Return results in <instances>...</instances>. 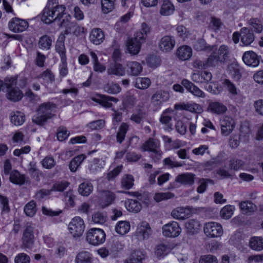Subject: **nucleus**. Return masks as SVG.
<instances>
[{
	"label": "nucleus",
	"instance_id": "obj_1",
	"mask_svg": "<svg viewBox=\"0 0 263 263\" xmlns=\"http://www.w3.org/2000/svg\"><path fill=\"white\" fill-rule=\"evenodd\" d=\"M57 105L51 102H46L40 104L36 109V114L32 118V122L42 126L47 120L55 116Z\"/></svg>",
	"mask_w": 263,
	"mask_h": 263
},
{
	"label": "nucleus",
	"instance_id": "obj_2",
	"mask_svg": "<svg viewBox=\"0 0 263 263\" xmlns=\"http://www.w3.org/2000/svg\"><path fill=\"white\" fill-rule=\"evenodd\" d=\"M71 19L70 15H66L60 22V27L65 28V34L73 35L76 36L82 35L84 33V28L75 22H71Z\"/></svg>",
	"mask_w": 263,
	"mask_h": 263
},
{
	"label": "nucleus",
	"instance_id": "obj_3",
	"mask_svg": "<svg viewBox=\"0 0 263 263\" xmlns=\"http://www.w3.org/2000/svg\"><path fill=\"white\" fill-rule=\"evenodd\" d=\"M141 149L145 152H150L153 154V159L159 160L162 156V152L160 149V143L159 140L150 138L142 145Z\"/></svg>",
	"mask_w": 263,
	"mask_h": 263
},
{
	"label": "nucleus",
	"instance_id": "obj_4",
	"mask_svg": "<svg viewBox=\"0 0 263 263\" xmlns=\"http://www.w3.org/2000/svg\"><path fill=\"white\" fill-rule=\"evenodd\" d=\"M106 235L104 231L99 228H92L86 233V239L89 244L96 246L103 243Z\"/></svg>",
	"mask_w": 263,
	"mask_h": 263
},
{
	"label": "nucleus",
	"instance_id": "obj_5",
	"mask_svg": "<svg viewBox=\"0 0 263 263\" xmlns=\"http://www.w3.org/2000/svg\"><path fill=\"white\" fill-rule=\"evenodd\" d=\"M7 97V98L11 101L16 102L20 100L23 97L22 92L16 87V79L11 78L6 80Z\"/></svg>",
	"mask_w": 263,
	"mask_h": 263
},
{
	"label": "nucleus",
	"instance_id": "obj_6",
	"mask_svg": "<svg viewBox=\"0 0 263 263\" xmlns=\"http://www.w3.org/2000/svg\"><path fill=\"white\" fill-rule=\"evenodd\" d=\"M85 228L84 220L79 216L72 218L68 224L69 232L74 238L81 237L84 233Z\"/></svg>",
	"mask_w": 263,
	"mask_h": 263
},
{
	"label": "nucleus",
	"instance_id": "obj_7",
	"mask_svg": "<svg viewBox=\"0 0 263 263\" xmlns=\"http://www.w3.org/2000/svg\"><path fill=\"white\" fill-rule=\"evenodd\" d=\"M203 230L205 234L210 238L220 237L223 234V229L221 225L216 222L205 223Z\"/></svg>",
	"mask_w": 263,
	"mask_h": 263
},
{
	"label": "nucleus",
	"instance_id": "obj_8",
	"mask_svg": "<svg viewBox=\"0 0 263 263\" xmlns=\"http://www.w3.org/2000/svg\"><path fill=\"white\" fill-rule=\"evenodd\" d=\"M169 99L168 92L162 90H158L151 97V104L155 110H158L160 108L163 103L168 101Z\"/></svg>",
	"mask_w": 263,
	"mask_h": 263
},
{
	"label": "nucleus",
	"instance_id": "obj_9",
	"mask_svg": "<svg viewBox=\"0 0 263 263\" xmlns=\"http://www.w3.org/2000/svg\"><path fill=\"white\" fill-rule=\"evenodd\" d=\"M181 232V228L176 221H171L164 224L162 227L163 235L166 237H178Z\"/></svg>",
	"mask_w": 263,
	"mask_h": 263
},
{
	"label": "nucleus",
	"instance_id": "obj_10",
	"mask_svg": "<svg viewBox=\"0 0 263 263\" xmlns=\"http://www.w3.org/2000/svg\"><path fill=\"white\" fill-rule=\"evenodd\" d=\"M33 227L31 223H27L22 237V245L24 248H31L34 243Z\"/></svg>",
	"mask_w": 263,
	"mask_h": 263
},
{
	"label": "nucleus",
	"instance_id": "obj_11",
	"mask_svg": "<svg viewBox=\"0 0 263 263\" xmlns=\"http://www.w3.org/2000/svg\"><path fill=\"white\" fill-rule=\"evenodd\" d=\"M69 185V183L66 181L58 182L54 183L50 190H42L36 194L38 198H43L45 196L49 195L53 191L63 192Z\"/></svg>",
	"mask_w": 263,
	"mask_h": 263
},
{
	"label": "nucleus",
	"instance_id": "obj_12",
	"mask_svg": "<svg viewBox=\"0 0 263 263\" xmlns=\"http://www.w3.org/2000/svg\"><path fill=\"white\" fill-rule=\"evenodd\" d=\"M9 28L14 32H22L28 27V23L24 20L17 17L12 18L9 22Z\"/></svg>",
	"mask_w": 263,
	"mask_h": 263
},
{
	"label": "nucleus",
	"instance_id": "obj_13",
	"mask_svg": "<svg viewBox=\"0 0 263 263\" xmlns=\"http://www.w3.org/2000/svg\"><path fill=\"white\" fill-rule=\"evenodd\" d=\"M176 44L173 36L165 35L162 37L159 43V47L161 51L168 52L174 49Z\"/></svg>",
	"mask_w": 263,
	"mask_h": 263
},
{
	"label": "nucleus",
	"instance_id": "obj_14",
	"mask_svg": "<svg viewBox=\"0 0 263 263\" xmlns=\"http://www.w3.org/2000/svg\"><path fill=\"white\" fill-rule=\"evenodd\" d=\"M181 84L194 97L199 98H204L205 97V93L198 87L188 80H182Z\"/></svg>",
	"mask_w": 263,
	"mask_h": 263
},
{
	"label": "nucleus",
	"instance_id": "obj_15",
	"mask_svg": "<svg viewBox=\"0 0 263 263\" xmlns=\"http://www.w3.org/2000/svg\"><path fill=\"white\" fill-rule=\"evenodd\" d=\"M235 126L234 120L229 116H225L221 120L220 126L221 134L227 136L234 130Z\"/></svg>",
	"mask_w": 263,
	"mask_h": 263
},
{
	"label": "nucleus",
	"instance_id": "obj_16",
	"mask_svg": "<svg viewBox=\"0 0 263 263\" xmlns=\"http://www.w3.org/2000/svg\"><path fill=\"white\" fill-rule=\"evenodd\" d=\"M152 233L151 228L146 221L140 222L137 226L135 235L139 239L144 240L149 237Z\"/></svg>",
	"mask_w": 263,
	"mask_h": 263
},
{
	"label": "nucleus",
	"instance_id": "obj_17",
	"mask_svg": "<svg viewBox=\"0 0 263 263\" xmlns=\"http://www.w3.org/2000/svg\"><path fill=\"white\" fill-rule=\"evenodd\" d=\"M91 100L105 108L111 107V102L117 103L119 101L117 98L103 95H97L96 97H92Z\"/></svg>",
	"mask_w": 263,
	"mask_h": 263
},
{
	"label": "nucleus",
	"instance_id": "obj_18",
	"mask_svg": "<svg viewBox=\"0 0 263 263\" xmlns=\"http://www.w3.org/2000/svg\"><path fill=\"white\" fill-rule=\"evenodd\" d=\"M242 59L245 64L253 67H257L260 62L259 57L253 51L245 52Z\"/></svg>",
	"mask_w": 263,
	"mask_h": 263
},
{
	"label": "nucleus",
	"instance_id": "obj_19",
	"mask_svg": "<svg viewBox=\"0 0 263 263\" xmlns=\"http://www.w3.org/2000/svg\"><path fill=\"white\" fill-rule=\"evenodd\" d=\"M212 78L211 73L206 71L194 72L191 76L192 80L196 83H207L211 80Z\"/></svg>",
	"mask_w": 263,
	"mask_h": 263
},
{
	"label": "nucleus",
	"instance_id": "obj_20",
	"mask_svg": "<svg viewBox=\"0 0 263 263\" xmlns=\"http://www.w3.org/2000/svg\"><path fill=\"white\" fill-rule=\"evenodd\" d=\"M89 39L91 43L99 45L102 43L105 40V34L101 29L93 28L90 32Z\"/></svg>",
	"mask_w": 263,
	"mask_h": 263
},
{
	"label": "nucleus",
	"instance_id": "obj_21",
	"mask_svg": "<svg viewBox=\"0 0 263 263\" xmlns=\"http://www.w3.org/2000/svg\"><path fill=\"white\" fill-rule=\"evenodd\" d=\"M240 35L241 43L243 46H249L254 41L255 35L248 27L241 28Z\"/></svg>",
	"mask_w": 263,
	"mask_h": 263
},
{
	"label": "nucleus",
	"instance_id": "obj_22",
	"mask_svg": "<svg viewBox=\"0 0 263 263\" xmlns=\"http://www.w3.org/2000/svg\"><path fill=\"white\" fill-rule=\"evenodd\" d=\"M141 42L137 41L135 39H128L126 43V50L132 55L138 54L141 48Z\"/></svg>",
	"mask_w": 263,
	"mask_h": 263
},
{
	"label": "nucleus",
	"instance_id": "obj_23",
	"mask_svg": "<svg viewBox=\"0 0 263 263\" xmlns=\"http://www.w3.org/2000/svg\"><path fill=\"white\" fill-rule=\"evenodd\" d=\"M107 73L108 75L123 77L125 75L126 68L122 64L115 63L109 66L107 70Z\"/></svg>",
	"mask_w": 263,
	"mask_h": 263
},
{
	"label": "nucleus",
	"instance_id": "obj_24",
	"mask_svg": "<svg viewBox=\"0 0 263 263\" xmlns=\"http://www.w3.org/2000/svg\"><path fill=\"white\" fill-rule=\"evenodd\" d=\"M175 108L178 110H185L198 114L201 113L202 111V107L195 103L177 104L175 105Z\"/></svg>",
	"mask_w": 263,
	"mask_h": 263
},
{
	"label": "nucleus",
	"instance_id": "obj_25",
	"mask_svg": "<svg viewBox=\"0 0 263 263\" xmlns=\"http://www.w3.org/2000/svg\"><path fill=\"white\" fill-rule=\"evenodd\" d=\"M127 72L129 76L136 77L141 74L143 67L141 64L137 61H129L126 64Z\"/></svg>",
	"mask_w": 263,
	"mask_h": 263
},
{
	"label": "nucleus",
	"instance_id": "obj_26",
	"mask_svg": "<svg viewBox=\"0 0 263 263\" xmlns=\"http://www.w3.org/2000/svg\"><path fill=\"white\" fill-rule=\"evenodd\" d=\"M115 199L114 193L109 191H102L100 193V204L102 208L111 204Z\"/></svg>",
	"mask_w": 263,
	"mask_h": 263
},
{
	"label": "nucleus",
	"instance_id": "obj_27",
	"mask_svg": "<svg viewBox=\"0 0 263 263\" xmlns=\"http://www.w3.org/2000/svg\"><path fill=\"white\" fill-rule=\"evenodd\" d=\"M190 211L189 208L177 207L172 210L171 216L175 219L183 220L189 217Z\"/></svg>",
	"mask_w": 263,
	"mask_h": 263
},
{
	"label": "nucleus",
	"instance_id": "obj_28",
	"mask_svg": "<svg viewBox=\"0 0 263 263\" xmlns=\"http://www.w3.org/2000/svg\"><path fill=\"white\" fill-rule=\"evenodd\" d=\"M194 174L191 173H185L178 175L175 181L183 185H191L194 183Z\"/></svg>",
	"mask_w": 263,
	"mask_h": 263
},
{
	"label": "nucleus",
	"instance_id": "obj_29",
	"mask_svg": "<svg viewBox=\"0 0 263 263\" xmlns=\"http://www.w3.org/2000/svg\"><path fill=\"white\" fill-rule=\"evenodd\" d=\"M172 249L167 243H161L157 245L155 249V254L159 259L163 258L171 251Z\"/></svg>",
	"mask_w": 263,
	"mask_h": 263
},
{
	"label": "nucleus",
	"instance_id": "obj_30",
	"mask_svg": "<svg viewBox=\"0 0 263 263\" xmlns=\"http://www.w3.org/2000/svg\"><path fill=\"white\" fill-rule=\"evenodd\" d=\"M93 256L91 253L87 251L79 252L74 259L75 263H92Z\"/></svg>",
	"mask_w": 263,
	"mask_h": 263
},
{
	"label": "nucleus",
	"instance_id": "obj_31",
	"mask_svg": "<svg viewBox=\"0 0 263 263\" xmlns=\"http://www.w3.org/2000/svg\"><path fill=\"white\" fill-rule=\"evenodd\" d=\"M176 55L181 61L187 60L192 55V49L188 46H181L177 50Z\"/></svg>",
	"mask_w": 263,
	"mask_h": 263
},
{
	"label": "nucleus",
	"instance_id": "obj_32",
	"mask_svg": "<svg viewBox=\"0 0 263 263\" xmlns=\"http://www.w3.org/2000/svg\"><path fill=\"white\" fill-rule=\"evenodd\" d=\"M41 20L44 23L48 24L54 21L53 13L51 7V3H49L48 5L43 10Z\"/></svg>",
	"mask_w": 263,
	"mask_h": 263
},
{
	"label": "nucleus",
	"instance_id": "obj_33",
	"mask_svg": "<svg viewBox=\"0 0 263 263\" xmlns=\"http://www.w3.org/2000/svg\"><path fill=\"white\" fill-rule=\"evenodd\" d=\"M175 11V7L168 0H164L160 9V14L163 16L172 14Z\"/></svg>",
	"mask_w": 263,
	"mask_h": 263
},
{
	"label": "nucleus",
	"instance_id": "obj_34",
	"mask_svg": "<svg viewBox=\"0 0 263 263\" xmlns=\"http://www.w3.org/2000/svg\"><path fill=\"white\" fill-rule=\"evenodd\" d=\"M250 248L256 251L263 250V238L258 236L252 237L249 242Z\"/></svg>",
	"mask_w": 263,
	"mask_h": 263
},
{
	"label": "nucleus",
	"instance_id": "obj_35",
	"mask_svg": "<svg viewBox=\"0 0 263 263\" xmlns=\"http://www.w3.org/2000/svg\"><path fill=\"white\" fill-rule=\"evenodd\" d=\"M247 25L250 30H253L257 33H261L263 30V26L260 21L258 18H251L247 22Z\"/></svg>",
	"mask_w": 263,
	"mask_h": 263
},
{
	"label": "nucleus",
	"instance_id": "obj_36",
	"mask_svg": "<svg viewBox=\"0 0 263 263\" xmlns=\"http://www.w3.org/2000/svg\"><path fill=\"white\" fill-rule=\"evenodd\" d=\"M185 228L187 233L194 234L197 233L200 228V222L195 219H190L185 223Z\"/></svg>",
	"mask_w": 263,
	"mask_h": 263
},
{
	"label": "nucleus",
	"instance_id": "obj_37",
	"mask_svg": "<svg viewBox=\"0 0 263 263\" xmlns=\"http://www.w3.org/2000/svg\"><path fill=\"white\" fill-rule=\"evenodd\" d=\"M10 118L11 122L15 126L21 125L25 121V115L20 111L11 112Z\"/></svg>",
	"mask_w": 263,
	"mask_h": 263
},
{
	"label": "nucleus",
	"instance_id": "obj_38",
	"mask_svg": "<svg viewBox=\"0 0 263 263\" xmlns=\"http://www.w3.org/2000/svg\"><path fill=\"white\" fill-rule=\"evenodd\" d=\"M130 229V225L128 221H120L115 226L116 232L120 235L127 233Z\"/></svg>",
	"mask_w": 263,
	"mask_h": 263
},
{
	"label": "nucleus",
	"instance_id": "obj_39",
	"mask_svg": "<svg viewBox=\"0 0 263 263\" xmlns=\"http://www.w3.org/2000/svg\"><path fill=\"white\" fill-rule=\"evenodd\" d=\"M208 108L212 112L217 114H223L227 110V107L218 102H211L209 105Z\"/></svg>",
	"mask_w": 263,
	"mask_h": 263
},
{
	"label": "nucleus",
	"instance_id": "obj_40",
	"mask_svg": "<svg viewBox=\"0 0 263 263\" xmlns=\"http://www.w3.org/2000/svg\"><path fill=\"white\" fill-rule=\"evenodd\" d=\"M239 208L243 214H250L254 212L256 206L249 201H244L239 203Z\"/></svg>",
	"mask_w": 263,
	"mask_h": 263
},
{
	"label": "nucleus",
	"instance_id": "obj_41",
	"mask_svg": "<svg viewBox=\"0 0 263 263\" xmlns=\"http://www.w3.org/2000/svg\"><path fill=\"white\" fill-rule=\"evenodd\" d=\"M86 158V156L84 154H81L76 156L70 161L69 164V167L71 172H75L77 170L78 168L81 164L82 162Z\"/></svg>",
	"mask_w": 263,
	"mask_h": 263
},
{
	"label": "nucleus",
	"instance_id": "obj_42",
	"mask_svg": "<svg viewBox=\"0 0 263 263\" xmlns=\"http://www.w3.org/2000/svg\"><path fill=\"white\" fill-rule=\"evenodd\" d=\"M193 47L197 51L209 50L213 51L215 49V46H207L205 41L202 39H199L194 44Z\"/></svg>",
	"mask_w": 263,
	"mask_h": 263
},
{
	"label": "nucleus",
	"instance_id": "obj_43",
	"mask_svg": "<svg viewBox=\"0 0 263 263\" xmlns=\"http://www.w3.org/2000/svg\"><path fill=\"white\" fill-rule=\"evenodd\" d=\"M134 178L132 175H124L121 178V187L126 190H129L134 184Z\"/></svg>",
	"mask_w": 263,
	"mask_h": 263
},
{
	"label": "nucleus",
	"instance_id": "obj_44",
	"mask_svg": "<svg viewBox=\"0 0 263 263\" xmlns=\"http://www.w3.org/2000/svg\"><path fill=\"white\" fill-rule=\"evenodd\" d=\"M9 178L11 182L17 184H23L25 181V176L16 170H13L10 173Z\"/></svg>",
	"mask_w": 263,
	"mask_h": 263
},
{
	"label": "nucleus",
	"instance_id": "obj_45",
	"mask_svg": "<svg viewBox=\"0 0 263 263\" xmlns=\"http://www.w3.org/2000/svg\"><path fill=\"white\" fill-rule=\"evenodd\" d=\"M51 7L53 13L54 21L60 20L65 14V7L64 5L52 4Z\"/></svg>",
	"mask_w": 263,
	"mask_h": 263
},
{
	"label": "nucleus",
	"instance_id": "obj_46",
	"mask_svg": "<svg viewBox=\"0 0 263 263\" xmlns=\"http://www.w3.org/2000/svg\"><path fill=\"white\" fill-rule=\"evenodd\" d=\"M216 48L212 51V53L205 60L207 67H214L218 65L219 63H221L222 61L219 57L217 56V52L215 51Z\"/></svg>",
	"mask_w": 263,
	"mask_h": 263
},
{
	"label": "nucleus",
	"instance_id": "obj_47",
	"mask_svg": "<svg viewBox=\"0 0 263 263\" xmlns=\"http://www.w3.org/2000/svg\"><path fill=\"white\" fill-rule=\"evenodd\" d=\"M129 129V125L126 123H122L117 134V141L121 143L125 139L127 132Z\"/></svg>",
	"mask_w": 263,
	"mask_h": 263
},
{
	"label": "nucleus",
	"instance_id": "obj_48",
	"mask_svg": "<svg viewBox=\"0 0 263 263\" xmlns=\"http://www.w3.org/2000/svg\"><path fill=\"white\" fill-rule=\"evenodd\" d=\"M144 257V255L141 251H136L126 259L125 263H141Z\"/></svg>",
	"mask_w": 263,
	"mask_h": 263
},
{
	"label": "nucleus",
	"instance_id": "obj_49",
	"mask_svg": "<svg viewBox=\"0 0 263 263\" xmlns=\"http://www.w3.org/2000/svg\"><path fill=\"white\" fill-rule=\"evenodd\" d=\"M116 0H101V9L103 13L107 14L115 8Z\"/></svg>",
	"mask_w": 263,
	"mask_h": 263
},
{
	"label": "nucleus",
	"instance_id": "obj_50",
	"mask_svg": "<svg viewBox=\"0 0 263 263\" xmlns=\"http://www.w3.org/2000/svg\"><path fill=\"white\" fill-rule=\"evenodd\" d=\"M151 81L148 78H138L136 80L135 86L140 89H145L149 87Z\"/></svg>",
	"mask_w": 263,
	"mask_h": 263
},
{
	"label": "nucleus",
	"instance_id": "obj_51",
	"mask_svg": "<svg viewBox=\"0 0 263 263\" xmlns=\"http://www.w3.org/2000/svg\"><path fill=\"white\" fill-rule=\"evenodd\" d=\"M104 90L108 93L117 94L119 93L121 88L119 84L114 83H108L103 87Z\"/></svg>",
	"mask_w": 263,
	"mask_h": 263
},
{
	"label": "nucleus",
	"instance_id": "obj_52",
	"mask_svg": "<svg viewBox=\"0 0 263 263\" xmlns=\"http://www.w3.org/2000/svg\"><path fill=\"white\" fill-rule=\"evenodd\" d=\"M230 73L236 80H239L241 77L239 65L235 63L231 64L228 67Z\"/></svg>",
	"mask_w": 263,
	"mask_h": 263
},
{
	"label": "nucleus",
	"instance_id": "obj_53",
	"mask_svg": "<svg viewBox=\"0 0 263 263\" xmlns=\"http://www.w3.org/2000/svg\"><path fill=\"white\" fill-rule=\"evenodd\" d=\"M216 50V49L215 50V51L217 52V56L219 57L220 59L221 60L222 62L224 63L230 53L229 47L225 45H222L219 47L217 51Z\"/></svg>",
	"mask_w": 263,
	"mask_h": 263
},
{
	"label": "nucleus",
	"instance_id": "obj_54",
	"mask_svg": "<svg viewBox=\"0 0 263 263\" xmlns=\"http://www.w3.org/2000/svg\"><path fill=\"white\" fill-rule=\"evenodd\" d=\"M37 211L36 203L31 200L26 204L24 208V211L26 215L29 217H33Z\"/></svg>",
	"mask_w": 263,
	"mask_h": 263
},
{
	"label": "nucleus",
	"instance_id": "obj_55",
	"mask_svg": "<svg viewBox=\"0 0 263 263\" xmlns=\"http://www.w3.org/2000/svg\"><path fill=\"white\" fill-rule=\"evenodd\" d=\"M52 44L51 37L47 35L41 37L39 41V46L41 49L48 50L50 48Z\"/></svg>",
	"mask_w": 263,
	"mask_h": 263
},
{
	"label": "nucleus",
	"instance_id": "obj_56",
	"mask_svg": "<svg viewBox=\"0 0 263 263\" xmlns=\"http://www.w3.org/2000/svg\"><path fill=\"white\" fill-rule=\"evenodd\" d=\"M146 116V113L145 111L139 109L137 112H134L131 115L130 120L136 124H140Z\"/></svg>",
	"mask_w": 263,
	"mask_h": 263
},
{
	"label": "nucleus",
	"instance_id": "obj_57",
	"mask_svg": "<svg viewBox=\"0 0 263 263\" xmlns=\"http://www.w3.org/2000/svg\"><path fill=\"white\" fill-rule=\"evenodd\" d=\"M93 187L92 184L89 182H83L79 187V193L82 196H87L92 191Z\"/></svg>",
	"mask_w": 263,
	"mask_h": 263
},
{
	"label": "nucleus",
	"instance_id": "obj_58",
	"mask_svg": "<svg viewBox=\"0 0 263 263\" xmlns=\"http://www.w3.org/2000/svg\"><path fill=\"white\" fill-rule=\"evenodd\" d=\"M126 209L132 212L138 213L141 209V204L135 200H129L126 204Z\"/></svg>",
	"mask_w": 263,
	"mask_h": 263
},
{
	"label": "nucleus",
	"instance_id": "obj_59",
	"mask_svg": "<svg viewBox=\"0 0 263 263\" xmlns=\"http://www.w3.org/2000/svg\"><path fill=\"white\" fill-rule=\"evenodd\" d=\"M234 210V206L231 205H226L221 210L220 216L223 219H228L233 215Z\"/></svg>",
	"mask_w": 263,
	"mask_h": 263
},
{
	"label": "nucleus",
	"instance_id": "obj_60",
	"mask_svg": "<svg viewBox=\"0 0 263 263\" xmlns=\"http://www.w3.org/2000/svg\"><path fill=\"white\" fill-rule=\"evenodd\" d=\"M174 194L171 192L156 193L154 196V199L157 202L172 198Z\"/></svg>",
	"mask_w": 263,
	"mask_h": 263
},
{
	"label": "nucleus",
	"instance_id": "obj_61",
	"mask_svg": "<svg viewBox=\"0 0 263 263\" xmlns=\"http://www.w3.org/2000/svg\"><path fill=\"white\" fill-rule=\"evenodd\" d=\"M92 220L96 224H103L106 221V216L103 212H96L92 215Z\"/></svg>",
	"mask_w": 263,
	"mask_h": 263
},
{
	"label": "nucleus",
	"instance_id": "obj_62",
	"mask_svg": "<svg viewBox=\"0 0 263 263\" xmlns=\"http://www.w3.org/2000/svg\"><path fill=\"white\" fill-rule=\"evenodd\" d=\"M229 165L230 170L238 171L243 167L244 162L238 159H233L230 160Z\"/></svg>",
	"mask_w": 263,
	"mask_h": 263
},
{
	"label": "nucleus",
	"instance_id": "obj_63",
	"mask_svg": "<svg viewBox=\"0 0 263 263\" xmlns=\"http://www.w3.org/2000/svg\"><path fill=\"white\" fill-rule=\"evenodd\" d=\"M55 50L59 54L61 60H66V49L64 42L61 41L57 42L55 45Z\"/></svg>",
	"mask_w": 263,
	"mask_h": 263
},
{
	"label": "nucleus",
	"instance_id": "obj_64",
	"mask_svg": "<svg viewBox=\"0 0 263 263\" xmlns=\"http://www.w3.org/2000/svg\"><path fill=\"white\" fill-rule=\"evenodd\" d=\"M56 164L54 158L50 156H46L42 161V164L43 167L47 169H51L53 168Z\"/></svg>",
	"mask_w": 263,
	"mask_h": 263
}]
</instances>
